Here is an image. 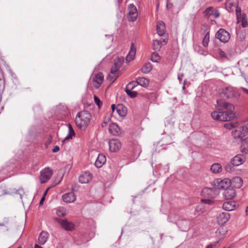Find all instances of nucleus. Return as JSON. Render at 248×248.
I'll return each instance as SVG.
<instances>
[{
  "label": "nucleus",
  "instance_id": "13",
  "mask_svg": "<svg viewBox=\"0 0 248 248\" xmlns=\"http://www.w3.org/2000/svg\"><path fill=\"white\" fill-rule=\"evenodd\" d=\"M176 223L182 231H186L190 228V221L189 220H179Z\"/></svg>",
  "mask_w": 248,
  "mask_h": 248
},
{
  "label": "nucleus",
  "instance_id": "43",
  "mask_svg": "<svg viewBox=\"0 0 248 248\" xmlns=\"http://www.w3.org/2000/svg\"><path fill=\"white\" fill-rule=\"evenodd\" d=\"M151 60L153 62H157L160 60V57L158 55V53L154 52L152 54L151 56Z\"/></svg>",
  "mask_w": 248,
  "mask_h": 248
},
{
  "label": "nucleus",
  "instance_id": "32",
  "mask_svg": "<svg viewBox=\"0 0 248 248\" xmlns=\"http://www.w3.org/2000/svg\"><path fill=\"white\" fill-rule=\"evenodd\" d=\"M246 18V15L245 14H243L241 17L237 18V23H241V25L243 28L247 27L248 24Z\"/></svg>",
  "mask_w": 248,
  "mask_h": 248
},
{
  "label": "nucleus",
  "instance_id": "4",
  "mask_svg": "<svg viewBox=\"0 0 248 248\" xmlns=\"http://www.w3.org/2000/svg\"><path fill=\"white\" fill-rule=\"evenodd\" d=\"M216 37L224 43L227 42L230 38L229 32L222 29H219L216 33Z\"/></svg>",
  "mask_w": 248,
  "mask_h": 248
},
{
  "label": "nucleus",
  "instance_id": "55",
  "mask_svg": "<svg viewBox=\"0 0 248 248\" xmlns=\"http://www.w3.org/2000/svg\"><path fill=\"white\" fill-rule=\"evenodd\" d=\"M45 196H43L41 198V200L40 201V205L43 204L44 201L45 200Z\"/></svg>",
  "mask_w": 248,
  "mask_h": 248
},
{
  "label": "nucleus",
  "instance_id": "25",
  "mask_svg": "<svg viewBox=\"0 0 248 248\" xmlns=\"http://www.w3.org/2000/svg\"><path fill=\"white\" fill-rule=\"evenodd\" d=\"M166 27L164 23L161 21L158 22L156 31L159 36H163L165 33Z\"/></svg>",
  "mask_w": 248,
  "mask_h": 248
},
{
  "label": "nucleus",
  "instance_id": "63",
  "mask_svg": "<svg viewBox=\"0 0 248 248\" xmlns=\"http://www.w3.org/2000/svg\"><path fill=\"white\" fill-rule=\"evenodd\" d=\"M246 212L247 213L248 212V206H247L246 209Z\"/></svg>",
  "mask_w": 248,
  "mask_h": 248
},
{
  "label": "nucleus",
  "instance_id": "27",
  "mask_svg": "<svg viewBox=\"0 0 248 248\" xmlns=\"http://www.w3.org/2000/svg\"><path fill=\"white\" fill-rule=\"evenodd\" d=\"M237 0H227L225 3L226 9L230 12L233 10V7H236Z\"/></svg>",
  "mask_w": 248,
  "mask_h": 248
},
{
  "label": "nucleus",
  "instance_id": "30",
  "mask_svg": "<svg viewBox=\"0 0 248 248\" xmlns=\"http://www.w3.org/2000/svg\"><path fill=\"white\" fill-rule=\"evenodd\" d=\"M241 151L245 154H248V137H247L242 140Z\"/></svg>",
  "mask_w": 248,
  "mask_h": 248
},
{
  "label": "nucleus",
  "instance_id": "21",
  "mask_svg": "<svg viewBox=\"0 0 248 248\" xmlns=\"http://www.w3.org/2000/svg\"><path fill=\"white\" fill-rule=\"evenodd\" d=\"M106 161V156L103 154H99L95 160L94 165L97 168H100L105 163Z\"/></svg>",
  "mask_w": 248,
  "mask_h": 248
},
{
  "label": "nucleus",
  "instance_id": "35",
  "mask_svg": "<svg viewBox=\"0 0 248 248\" xmlns=\"http://www.w3.org/2000/svg\"><path fill=\"white\" fill-rule=\"evenodd\" d=\"M162 46V43L159 41L155 40L153 42V49L156 52L159 51Z\"/></svg>",
  "mask_w": 248,
  "mask_h": 248
},
{
  "label": "nucleus",
  "instance_id": "58",
  "mask_svg": "<svg viewBox=\"0 0 248 248\" xmlns=\"http://www.w3.org/2000/svg\"><path fill=\"white\" fill-rule=\"evenodd\" d=\"M161 42L162 43V45L166 44L167 42L165 39H164Z\"/></svg>",
  "mask_w": 248,
  "mask_h": 248
},
{
  "label": "nucleus",
  "instance_id": "51",
  "mask_svg": "<svg viewBox=\"0 0 248 248\" xmlns=\"http://www.w3.org/2000/svg\"><path fill=\"white\" fill-rule=\"evenodd\" d=\"M223 228H220L218 229L216 232V234L217 235L218 233H220L221 232L223 231Z\"/></svg>",
  "mask_w": 248,
  "mask_h": 248
},
{
  "label": "nucleus",
  "instance_id": "31",
  "mask_svg": "<svg viewBox=\"0 0 248 248\" xmlns=\"http://www.w3.org/2000/svg\"><path fill=\"white\" fill-rule=\"evenodd\" d=\"M68 134L65 137L64 140H63V142H64L65 140H67L72 139V138L75 135V131H74L72 125L70 124H68Z\"/></svg>",
  "mask_w": 248,
  "mask_h": 248
},
{
  "label": "nucleus",
  "instance_id": "56",
  "mask_svg": "<svg viewBox=\"0 0 248 248\" xmlns=\"http://www.w3.org/2000/svg\"><path fill=\"white\" fill-rule=\"evenodd\" d=\"M111 109H112V112H113L115 109V106L114 104H112L111 106Z\"/></svg>",
  "mask_w": 248,
  "mask_h": 248
},
{
  "label": "nucleus",
  "instance_id": "22",
  "mask_svg": "<svg viewBox=\"0 0 248 248\" xmlns=\"http://www.w3.org/2000/svg\"><path fill=\"white\" fill-rule=\"evenodd\" d=\"M223 96L227 98H232L235 96V93L232 87H227L222 90Z\"/></svg>",
  "mask_w": 248,
  "mask_h": 248
},
{
  "label": "nucleus",
  "instance_id": "37",
  "mask_svg": "<svg viewBox=\"0 0 248 248\" xmlns=\"http://www.w3.org/2000/svg\"><path fill=\"white\" fill-rule=\"evenodd\" d=\"M241 132L238 127L232 131V134L234 138L242 139L243 137L241 135Z\"/></svg>",
  "mask_w": 248,
  "mask_h": 248
},
{
  "label": "nucleus",
  "instance_id": "2",
  "mask_svg": "<svg viewBox=\"0 0 248 248\" xmlns=\"http://www.w3.org/2000/svg\"><path fill=\"white\" fill-rule=\"evenodd\" d=\"M91 119V114L87 110L78 112L76 118L77 126L81 130H85L89 125Z\"/></svg>",
  "mask_w": 248,
  "mask_h": 248
},
{
  "label": "nucleus",
  "instance_id": "41",
  "mask_svg": "<svg viewBox=\"0 0 248 248\" xmlns=\"http://www.w3.org/2000/svg\"><path fill=\"white\" fill-rule=\"evenodd\" d=\"M56 214L59 217H63L66 214V210L64 208H60L57 210Z\"/></svg>",
  "mask_w": 248,
  "mask_h": 248
},
{
  "label": "nucleus",
  "instance_id": "59",
  "mask_svg": "<svg viewBox=\"0 0 248 248\" xmlns=\"http://www.w3.org/2000/svg\"><path fill=\"white\" fill-rule=\"evenodd\" d=\"M213 248V246L212 245H209V246H208L206 248Z\"/></svg>",
  "mask_w": 248,
  "mask_h": 248
},
{
  "label": "nucleus",
  "instance_id": "34",
  "mask_svg": "<svg viewBox=\"0 0 248 248\" xmlns=\"http://www.w3.org/2000/svg\"><path fill=\"white\" fill-rule=\"evenodd\" d=\"M152 69V64L149 62H146L141 68V71L144 74L149 73Z\"/></svg>",
  "mask_w": 248,
  "mask_h": 248
},
{
  "label": "nucleus",
  "instance_id": "39",
  "mask_svg": "<svg viewBox=\"0 0 248 248\" xmlns=\"http://www.w3.org/2000/svg\"><path fill=\"white\" fill-rule=\"evenodd\" d=\"M235 166H234L231 161L230 163H228L227 164L225 167V170L226 171L228 172H232L234 170V167Z\"/></svg>",
  "mask_w": 248,
  "mask_h": 248
},
{
  "label": "nucleus",
  "instance_id": "12",
  "mask_svg": "<svg viewBox=\"0 0 248 248\" xmlns=\"http://www.w3.org/2000/svg\"><path fill=\"white\" fill-rule=\"evenodd\" d=\"M237 206L238 204L234 201L225 202L222 205L223 209L228 211H232Z\"/></svg>",
  "mask_w": 248,
  "mask_h": 248
},
{
  "label": "nucleus",
  "instance_id": "15",
  "mask_svg": "<svg viewBox=\"0 0 248 248\" xmlns=\"http://www.w3.org/2000/svg\"><path fill=\"white\" fill-rule=\"evenodd\" d=\"M62 198L63 202L66 203L73 202L76 200V197L73 192L65 193L62 196Z\"/></svg>",
  "mask_w": 248,
  "mask_h": 248
},
{
  "label": "nucleus",
  "instance_id": "36",
  "mask_svg": "<svg viewBox=\"0 0 248 248\" xmlns=\"http://www.w3.org/2000/svg\"><path fill=\"white\" fill-rule=\"evenodd\" d=\"M205 207L203 204L198 205L195 210L194 215L196 216L200 215L201 213L204 212Z\"/></svg>",
  "mask_w": 248,
  "mask_h": 248
},
{
  "label": "nucleus",
  "instance_id": "5",
  "mask_svg": "<svg viewBox=\"0 0 248 248\" xmlns=\"http://www.w3.org/2000/svg\"><path fill=\"white\" fill-rule=\"evenodd\" d=\"M128 11L127 18L128 20L132 22L135 21L138 17L137 8L134 4H131L128 6Z\"/></svg>",
  "mask_w": 248,
  "mask_h": 248
},
{
  "label": "nucleus",
  "instance_id": "6",
  "mask_svg": "<svg viewBox=\"0 0 248 248\" xmlns=\"http://www.w3.org/2000/svg\"><path fill=\"white\" fill-rule=\"evenodd\" d=\"M202 195L207 198L213 199L217 194V190L215 188L206 187L202 191Z\"/></svg>",
  "mask_w": 248,
  "mask_h": 248
},
{
  "label": "nucleus",
  "instance_id": "7",
  "mask_svg": "<svg viewBox=\"0 0 248 248\" xmlns=\"http://www.w3.org/2000/svg\"><path fill=\"white\" fill-rule=\"evenodd\" d=\"M109 150L111 152H116L121 148L122 144L120 141L116 139L109 140L108 142Z\"/></svg>",
  "mask_w": 248,
  "mask_h": 248
},
{
  "label": "nucleus",
  "instance_id": "48",
  "mask_svg": "<svg viewBox=\"0 0 248 248\" xmlns=\"http://www.w3.org/2000/svg\"><path fill=\"white\" fill-rule=\"evenodd\" d=\"M94 102L96 104V105L99 107H100L101 101H100L99 98L98 97H97L96 95H94Z\"/></svg>",
  "mask_w": 248,
  "mask_h": 248
},
{
  "label": "nucleus",
  "instance_id": "20",
  "mask_svg": "<svg viewBox=\"0 0 248 248\" xmlns=\"http://www.w3.org/2000/svg\"><path fill=\"white\" fill-rule=\"evenodd\" d=\"M224 197L226 199H232L235 196V191L233 188H228L223 193Z\"/></svg>",
  "mask_w": 248,
  "mask_h": 248
},
{
  "label": "nucleus",
  "instance_id": "9",
  "mask_svg": "<svg viewBox=\"0 0 248 248\" xmlns=\"http://www.w3.org/2000/svg\"><path fill=\"white\" fill-rule=\"evenodd\" d=\"M124 61V57H117L114 62L113 66H112L110 70V73L114 74L122 65Z\"/></svg>",
  "mask_w": 248,
  "mask_h": 248
},
{
  "label": "nucleus",
  "instance_id": "19",
  "mask_svg": "<svg viewBox=\"0 0 248 248\" xmlns=\"http://www.w3.org/2000/svg\"><path fill=\"white\" fill-rule=\"evenodd\" d=\"M62 227L67 231H72L74 228V224L67 220L62 219L60 221Z\"/></svg>",
  "mask_w": 248,
  "mask_h": 248
},
{
  "label": "nucleus",
  "instance_id": "49",
  "mask_svg": "<svg viewBox=\"0 0 248 248\" xmlns=\"http://www.w3.org/2000/svg\"><path fill=\"white\" fill-rule=\"evenodd\" d=\"M88 235H89V239L87 240V241H89V240H90L91 238H92L94 236V232H92L89 233Z\"/></svg>",
  "mask_w": 248,
  "mask_h": 248
},
{
  "label": "nucleus",
  "instance_id": "33",
  "mask_svg": "<svg viewBox=\"0 0 248 248\" xmlns=\"http://www.w3.org/2000/svg\"><path fill=\"white\" fill-rule=\"evenodd\" d=\"M137 84L142 87H146L149 85V80L144 78H139L136 80Z\"/></svg>",
  "mask_w": 248,
  "mask_h": 248
},
{
  "label": "nucleus",
  "instance_id": "42",
  "mask_svg": "<svg viewBox=\"0 0 248 248\" xmlns=\"http://www.w3.org/2000/svg\"><path fill=\"white\" fill-rule=\"evenodd\" d=\"M138 84H137L136 81H133L129 82L126 86L125 90H132Z\"/></svg>",
  "mask_w": 248,
  "mask_h": 248
},
{
  "label": "nucleus",
  "instance_id": "38",
  "mask_svg": "<svg viewBox=\"0 0 248 248\" xmlns=\"http://www.w3.org/2000/svg\"><path fill=\"white\" fill-rule=\"evenodd\" d=\"M241 132V135L244 137L248 133V126L246 125H243L238 127Z\"/></svg>",
  "mask_w": 248,
  "mask_h": 248
},
{
  "label": "nucleus",
  "instance_id": "3",
  "mask_svg": "<svg viewBox=\"0 0 248 248\" xmlns=\"http://www.w3.org/2000/svg\"><path fill=\"white\" fill-rule=\"evenodd\" d=\"M53 174V170L47 167L40 172V180L41 183H45L50 179Z\"/></svg>",
  "mask_w": 248,
  "mask_h": 248
},
{
  "label": "nucleus",
  "instance_id": "50",
  "mask_svg": "<svg viewBox=\"0 0 248 248\" xmlns=\"http://www.w3.org/2000/svg\"><path fill=\"white\" fill-rule=\"evenodd\" d=\"M60 150V148L58 146H55L52 150L53 153H56Z\"/></svg>",
  "mask_w": 248,
  "mask_h": 248
},
{
  "label": "nucleus",
  "instance_id": "53",
  "mask_svg": "<svg viewBox=\"0 0 248 248\" xmlns=\"http://www.w3.org/2000/svg\"><path fill=\"white\" fill-rule=\"evenodd\" d=\"M240 89L242 90L245 93L248 94V89L242 87H240Z\"/></svg>",
  "mask_w": 248,
  "mask_h": 248
},
{
  "label": "nucleus",
  "instance_id": "54",
  "mask_svg": "<svg viewBox=\"0 0 248 248\" xmlns=\"http://www.w3.org/2000/svg\"><path fill=\"white\" fill-rule=\"evenodd\" d=\"M219 55L221 57H225V53L224 51L220 50L219 52Z\"/></svg>",
  "mask_w": 248,
  "mask_h": 248
},
{
  "label": "nucleus",
  "instance_id": "64",
  "mask_svg": "<svg viewBox=\"0 0 248 248\" xmlns=\"http://www.w3.org/2000/svg\"><path fill=\"white\" fill-rule=\"evenodd\" d=\"M246 81L248 83V78H245Z\"/></svg>",
  "mask_w": 248,
  "mask_h": 248
},
{
  "label": "nucleus",
  "instance_id": "24",
  "mask_svg": "<svg viewBox=\"0 0 248 248\" xmlns=\"http://www.w3.org/2000/svg\"><path fill=\"white\" fill-rule=\"evenodd\" d=\"M49 236V234L47 232L42 231L38 237V242L40 245H44L47 241Z\"/></svg>",
  "mask_w": 248,
  "mask_h": 248
},
{
  "label": "nucleus",
  "instance_id": "1",
  "mask_svg": "<svg viewBox=\"0 0 248 248\" xmlns=\"http://www.w3.org/2000/svg\"><path fill=\"white\" fill-rule=\"evenodd\" d=\"M234 110V107L232 104L221 100H217V110L212 112L211 116L217 121H230L235 117Z\"/></svg>",
  "mask_w": 248,
  "mask_h": 248
},
{
  "label": "nucleus",
  "instance_id": "47",
  "mask_svg": "<svg viewBox=\"0 0 248 248\" xmlns=\"http://www.w3.org/2000/svg\"><path fill=\"white\" fill-rule=\"evenodd\" d=\"M210 199L211 198L202 199L201 201L202 203L207 204H211L213 203V201Z\"/></svg>",
  "mask_w": 248,
  "mask_h": 248
},
{
  "label": "nucleus",
  "instance_id": "23",
  "mask_svg": "<svg viewBox=\"0 0 248 248\" xmlns=\"http://www.w3.org/2000/svg\"><path fill=\"white\" fill-rule=\"evenodd\" d=\"M104 80V76L102 73H98L93 78L94 86L96 88H98L102 83Z\"/></svg>",
  "mask_w": 248,
  "mask_h": 248
},
{
  "label": "nucleus",
  "instance_id": "18",
  "mask_svg": "<svg viewBox=\"0 0 248 248\" xmlns=\"http://www.w3.org/2000/svg\"><path fill=\"white\" fill-rule=\"evenodd\" d=\"M109 132L114 136H118L121 134V129L115 123L111 124L109 126Z\"/></svg>",
  "mask_w": 248,
  "mask_h": 248
},
{
  "label": "nucleus",
  "instance_id": "57",
  "mask_svg": "<svg viewBox=\"0 0 248 248\" xmlns=\"http://www.w3.org/2000/svg\"><path fill=\"white\" fill-rule=\"evenodd\" d=\"M34 248H43L42 247L39 246L37 244H35L34 246Z\"/></svg>",
  "mask_w": 248,
  "mask_h": 248
},
{
  "label": "nucleus",
  "instance_id": "62",
  "mask_svg": "<svg viewBox=\"0 0 248 248\" xmlns=\"http://www.w3.org/2000/svg\"><path fill=\"white\" fill-rule=\"evenodd\" d=\"M61 179H60V180H59L58 181V182H57V183L56 184V185H57V184H59V183L61 182Z\"/></svg>",
  "mask_w": 248,
  "mask_h": 248
},
{
  "label": "nucleus",
  "instance_id": "61",
  "mask_svg": "<svg viewBox=\"0 0 248 248\" xmlns=\"http://www.w3.org/2000/svg\"><path fill=\"white\" fill-rule=\"evenodd\" d=\"M1 61L3 62V63H4V64H5V66H6L7 68H9V66H8L7 64H6L5 63V62H3V60H2V59H1Z\"/></svg>",
  "mask_w": 248,
  "mask_h": 248
},
{
  "label": "nucleus",
  "instance_id": "60",
  "mask_svg": "<svg viewBox=\"0 0 248 248\" xmlns=\"http://www.w3.org/2000/svg\"><path fill=\"white\" fill-rule=\"evenodd\" d=\"M106 37H108L112 39V36L111 35H106Z\"/></svg>",
  "mask_w": 248,
  "mask_h": 248
},
{
  "label": "nucleus",
  "instance_id": "28",
  "mask_svg": "<svg viewBox=\"0 0 248 248\" xmlns=\"http://www.w3.org/2000/svg\"><path fill=\"white\" fill-rule=\"evenodd\" d=\"M116 109L117 112L120 116L124 117L126 115L127 112L126 108L123 105H118L116 108Z\"/></svg>",
  "mask_w": 248,
  "mask_h": 248
},
{
  "label": "nucleus",
  "instance_id": "45",
  "mask_svg": "<svg viewBox=\"0 0 248 248\" xmlns=\"http://www.w3.org/2000/svg\"><path fill=\"white\" fill-rule=\"evenodd\" d=\"M235 8V11H236V15L237 16V18L238 17H240L242 16L241 14V8L239 7L238 6V2H237V5H236V7H234Z\"/></svg>",
  "mask_w": 248,
  "mask_h": 248
},
{
  "label": "nucleus",
  "instance_id": "14",
  "mask_svg": "<svg viewBox=\"0 0 248 248\" xmlns=\"http://www.w3.org/2000/svg\"><path fill=\"white\" fill-rule=\"evenodd\" d=\"M92 179V174L89 172H85L78 178L79 183L86 184L89 183Z\"/></svg>",
  "mask_w": 248,
  "mask_h": 248
},
{
  "label": "nucleus",
  "instance_id": "52",
  "mask_svg": "<svg viewBox=\"0 0 248 248\" xmlns=\"http://www.w3.org/2000/svg\"><path fill=\"white\" fill-rule=\"evenodd\" d=\"M219 15H220V14H219V12H218V11H216V12L214 13V16H215V17L216 18H217V17H218L219 16Z\"/></svg>",
  "mask_w": 248,
  "mask_h": 248
},
{
  "label": "nucleus",
  "instance_id": "26",
  "mask_svg": "<svg viewBox=\"0 0 248 248\" xmlns=\"http://www.w3.org/2000/svg\"><path fill=\"white\" fill-rule=\"evenodd\" d=\"M231 181L232 185L235 188H239L243 185V180L240 177H234Z\"/></svg>",
  "mask_w": 248,
  "mask_h": 248
},
{
  "label": "nucleus",
  "instance_id": "16",
  "mask_svg": "<svg viewBox=\"0 0 248 248\" xmlns=\"http://www.w3.org/2000/svg\"><path fill=\"white\" fill-rule=\"evenodd\" d=\"M136 52V47L133 43L131 44L130 50L126 56V61L129 62L132 61L135 58Z\"/></svg>",
  "mask_w": 248,
  "mask_h": 248
},
{
  "label": "nucleus",
  "instance_id": "11",
  "mask_svg": "<svg viewBox=\"0 0 248 248\" xmlns=\"http://www.w3.org/2000/svg\"><path fill=\"white\" fill-rule=\"evenodd\" d=\"M230 218V214L227 212H223L218 215L217 217V222L219 224L223 225L226 223Z\"/></svg>",
  "mask_w": 248,
  "mask_h": 248
},
{
  "label": "nucleus",
  "instance_id": "10",
  "mask_svg": "<svg viewBox=\"0 0 248 248\" xmlns=\"http://www.w3.org/2000/svg\"><path fill=\"white\" fill-rule=\"evenodd\" d=\"M246 160V157L242 155H236L231 160L232 164L235 167L239 166L243 164Z\"/></svg>",
  "mask_w": 248,
  "mask_h": 248
},
{
  "label": "nucleus",
  "instance_id": "17",
  "mask_svg": "<svg viewBox=\"0 0 248 248\" xmlns=\"http://www.w3.org/2000/svg\"><path fill=\"white\" fill-rule=\"evenodd\" d=\"M202 30H203L206 34L202 41V45L204 46H208L209 41V31L208 26L207 25H203L202 26Z\"/></svg>",
  "mask_w": 248,
  "mask_h": 248
},
{
  "label": "nucleus",
  "instance_id": "44",
  "mask_svg": "<svg viewBox=\"0 0 248 248\" xmlns=\"http://www.w3.org/2000/svg\"><path fill=\"white\" fill-rule=\"evenodd\" d=\"M125 92L131 98L136 97L138 94L136 91H132L131 90H125Z\"/></svg>",
  "mask_w": 248,
  "mask_h": 248
},
{
  "label": "nucleus",
  "instance_id": "46",
  "mask_svg": "<svg viewBox=\"0 0 248 248\" xmlns=\"http://www.w3.org/2000/svg\"><path fill=\"white\" fill-rule=\"evenodd\" d=\"M236 124L235 123H228V124H225L224 125V127H225L227 129H231L233 127H236Z\"/></svg>",
  "mask_w": 248,
  "mask_h": 248
},
{
  "label": "nucleus",
  "instance_id": "40",
  "mask_svg": "<svg viewBox=\"0 0 248 248\" xmlns=\"http://www.w3.org/2000/svg\"><path fill=\"white\" fill-rule=\"evenodd\" d=\"M108 75V79L110 80L111 83H113L119 77V74L116 72L114 74Z\"/></svg>",
  "mask_w": 248,
  "mask_h": 248
},
{
  "label": "nucleus",
  "instance_id": "8",
  "mask_svg": "<svg viewBox=\"0 0 248 248\" xmlns=\"http://www.w3.org/2000/svg\"><path fill=\"white\" fill-rule=\"evenodd\" d=\"M217 187L219 189H226L231 187L232 181L229 178H225L223 180H217Z\"/></svg>",
  "mask_w": 248,
  "mask_h": 248
},
{
  "label": "nucleus",
  "instance_id": "29",
  "mask_svg": "<svg viewBox=\"0 0 248 248\" xmlns=\"http://www.w3.org/2000/svg\"><path fill=\"white\" fill-rule=\"evenodd\" d=\"M210 170L214 173H218L222 171V168L220 164L216 163L211 166Z\"/></svg>",
  "mask_w": 248,
  "mask_h": 248
}]
</instances>
